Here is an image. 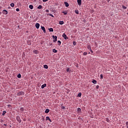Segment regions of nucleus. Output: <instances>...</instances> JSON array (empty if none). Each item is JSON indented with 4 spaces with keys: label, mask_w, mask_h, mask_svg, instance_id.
I'll use <instances>...</instances> for the list:
<instances>
[{
    "label": "nucleus",
    "mask_w": 128,
    "mask_h": 128,
    "mask_svg": "<svg viewBox=\"0 0 128 128\" xmlns=\"http://www.w3.org/2000/svg\"><path fill=\"white\" fill-rule=\"evenodd\" d=\"M24 92L22 91H19L17 92L18 96H24Z\"/></svg>",
    "instance_id": "1"
},
{
    "label": "nucleus",
    "mask_w": 128,
    "mask_h": 128,
    "mask_svg": "<svg viewBox=\"0 0 128 128\" xmlns=\"http://www.w3.org/2000/svg\"><path fill=\"white\" fill-rule=\"evenodd\" d=\"M52 38L54 40H53L54 42H56L58 40V36H52Z\"/></svg>",
    "instance_id": "2"
},
{
    "label": "nucleus",
    "mask_w": 128,
    "mask_h": 128,
    "mask_svg": "<svg viewBox=\"0 0 128 128\" xmlns=\"http://www.w3.org/2000/svg\"><path fill=\"white\" fill-rule=\"evenodd\" d=\"M16 120L18 121L20 123L22 122V120H20V117L19 116H17L16 117Z\"/></svg>",
    "instance_id": "3"
},
{
    "label": "nucleus",
    "mask_w": 128,
    "mask_h": 128,
    "mask_svg": "<svg viewBox=\"0 0 128 128\" xmlns=\"http://www.w3.org/2000/svg\"><path fill=\"white\" fill-rule=\"evenodd\" d=\"M62 38H64V40H68V38L66 36V34H63L62 35Z\"/></svg>",
    "instance_id": "4"
},
{
    "label": "nucleus",
    "mask_w": 128,
    "mask_h": 128,
    "mask_svg": "<svg viewBox=\"0 0 128 128\" xmlns=\"http://www.w3.org/2000/svg\"><path fill=\"white\" fill-rule=\"evenodd\" d=\"M78 6H82V0H77Z\"/></svg>",
    "instance_id": "5"
},
{
    "label": "nucleus",
    "mask_w": 128,
    "mask_h": 128,
    "mask_svg": "<svg viewBox=\"0 0 128 128\" xmlns=\"http://www.w3.org/2000/svg\"><path fill=\"white\" fill-rule=\"evenodd\" d=\"M41 28L42 30L44 31V32L46 34V28H44V26H41Z\"/></svg>",
    "instance_id": "6"
},
{
    "label": "nucleus",
    "mask_w": 128,
    "mask_h": 128,
    "mask_svg": "<svg viewBox=\"0 0 128 128\" xmlns=\"http://www.w3.org/2000/svg\"><path fill=\"white\" fill-rule=\"evenodd\" d=\"M35 26L36 28H40V24L38 23H36V24H35Z\"/></svg>",
    "instance_id": "7"
},
{
    "label": "nucleus",
    "mask_w": 128,
    "mask_h": 128,
    "mask_svg": "<svg viewBox=\"0 0 128 128\" xmlns=\"http://www.w3.org/2000/svg\"><path fill=\"white\" fill-rule=\"evenodd\" d=\"M46 120H49V122H52V120H50V118L49 116H46Z\"/></svg>",
    "instance_id": "8"
},
{
    "label": "nucleus",
    "mask_w": 128,
    "mask_h": 128,
    "mask_svg": "<svg viewBox=\"0 0 128 128\" xmlns=\"http://www.w3.org/2000/svg\"><path fill=\"white\" fill-rule=\"evenodd\" d=\"M2 14H8V11L6 10H3Z\"/></svg>",
    "instance_id": "9"
},
{
    "label": "nucleus",
    "mask_w": 128,
    "mask_h": 128,
    "mask_svg": "<svg viewBox=\"0 0 128 128\" xmlns=\"http://www.w3.org/2000/svg\"><path fill=\"white\" fill-rule=\"evenodd\" d=\"M46 86V84H44L41 86V88H44Z\"/></svg>",
    "instance_id": "10"
},
{
    "label": "nucleus",
    "mask_w": 128,
    "mask_h": 128,
    "mask_svg": "<svg viewBox=\"0 0 128 128\" xmlns=\"http://www.w3.org/2000/svg\"><path fill=\"white\" fill-rule=\"evenodd\" d=\"M64 4L66 8H68V6H70V4H68V2H64Z\"/></svg>",
    "instance_id": "11"
},
{
    "label": "nucleus",
    "mask_w": 128,
    "mask_h": 128,
    "mask_svg": "<svg viewBox=\"0 0 128 128\" xmlns=\"http://www.w3.org/2000/svg\"><path fill=\"white\" fill-rule=\"evenodd\" d=\"M87 48H88V50H92V47L90 46V45H88Z\"/></svg>",
    "instance_id": "12"
},
{
    "label": "nucleus",
    "mask_w": 128,
    "mask_h": 128,
    "mask_svg": "<svg viewBox=\"0 0 128 128\" xmlns=\"http://www.w3.org/2000/svg\"><path fill=\"white\" fill-rule=\"evenodd\" d=\"M44 68H46V70H48V65H46V64H44Z\"/></svg>",
    "instance_id": "13"
},
{
    "label": "nucleus",
    "mask_w": 128,
    "mask_h": 128,
    "mask_svg": "<svg viewBox=\"0 0 128 128\" xmlns=\"http://www.w3.org/2000/svg\"><path fill=\"white\" fill-rule=\"evenodd\" d=\"M48 112H50V109H46L45 110V113L48 114Z\"/></svg>",
    "instance_id": "14"
},
{
    "label": "nucleus",
    "mask_w": 128,
    "mask_h": 128,
    "mask_svg": "<svg viewBox=\"0 0 128 128\" xmlns=\"http://www.w3.org/2000/svg\"><path fill=\"white\" fill-rule=\"evenodd\" d=\"M34 52L36 54H38V50H34Z\"/></svg>",
    "instance_id": "15"
},
{
    "label": "nucleus",
    "mask_w": 128,
    "mask_h": 128,
    "mask_svg": "<svg viewBox=\"0 0 128 128\" xmlns=\"http://www.w3.org/2000/svg\"><path fill=\"white\" fill-rule=\"evenodd\" d=\"M92 82L93 84H96V80H94L92 81Z\"/></svg>",
    "instance_id": "16"
},
{
    "label": "nucleus",
    "mask_w": 128,
    "mask_h": 128,
    "mask_svg": "<svg viewBox=\"0 0 128 128\" xmlns=\"http://www.w3.org/2000/svg\"><path fill=\"white\" fill-rule=\"evenodd\" d=\"M29 8L30 9V10H32V8H34V6L32 5H30L29 6Z\"/></svg>",
    "instance_id": "17"
},
{
    "label": "nucleus",
    "mask_w": 128,
    "mask_h": 128,
    "mask_svg": "<svg viewBox=\"0 0 128 128\" xmlns=\"http://www.w3.org/2000/svg\"><path fill=\"white\" fill-rule=\"evenodd\" d=\"M64 24V21L59 22V24Z\"/></svg>",
    "instance_id": "18"
},
{
    "label": "nucleus",
    "mask_w": 128,
    "mask_h": 128,
    "mask_svg": "<svg viewBox=\"0 0 128 128\" xmlns=\"http://www.w3.org/2000/svg\"><path fill=\"white\" fill-rule=\"evenodd\" d=\"M58 46H60V44H62V42H60V40H58Z\"/></svg>",
    "instance_id": "19"
},
{
    "label": "nucleus",
    "mask_w": 128,
    "mask_h": 128,
    "mask_svg": "<svg viewBox=\"0 0 128 128\" xmlns=\"http://www.w3.org/2000/svg\"><path fill=\"white\" fill-rule=\"evenodd\" d=\"M24 108H20V112H24Z\"/></svg>",
    "instance_id": "20"
},
{
    "label": "nucleus",
    "mask_w": 128,
    "mask_h": 128,
    "mask_svg": "<svg viewBox=\"0 0 128 128\" xmlns=\"http://www.w3.org/2000/svg\"><path fill=\"white\" fill-rule=\"evenodd\" d=\"M52 52H54V53L58 52V50L56 49H53Z\"/></svg>",
    "instance_id": "21"
},
{
    "label": "nucleus",
    "mask_w": 128,
    "mask_h": 128,
    "mask_svg": "<svg viewBox=\"0 0 128 128\" xmlns=\"http://www.w3.org/2000/svg\"><path fill=\"white\" fill-rule=\"evenodd\" d=\"M10 6H12V8H14V3H12L10 4Z\"/></svg>",
    "instance_id": "22"
},
{
    "label": "nucleus",
    "mask_w": 128,
    "mask_h": 128,
    "mask_svg": "<svg viewBox=\"0 0 128 128\" xmlns=\"http://www.w3.org/2000/svg\"><path fill=\"white\" fill-rule=\"evenodd\" d=\"M48 30L49 32H54V29L52 28H50Z\"/></svg>",
    "instance_id": "23"
},
{
    "label": "nucleus",
    "mask_w": 128,
    "mask_h": 128,
    "mask_svg": "<svg viewBox=\"0 0 128 128\" xmlns=\"http://www.w3.org/2000/svg\"><path fill=\"white\" fill-rule=\"evenodd\" d=\"M6 114V111H3L2 112V116H4V114Z\"/></svg>",
    "instance_id": "24"
},
{
    "label": "nucleus",
    "mask_w": 128,
    "mask_h": 128,
    "mask_svg": "<svg viewBox=\"0 0 128 128\" xmlns=\"http://www.w3.org/2000/svg\"><path fill=\"white\" fill-rule=\"evenodd\" d=\"M42 8V5H40L38 7V8L39 10H40V8Z\"/></svg>",
    "instance_id": "25"
},
{
    "label": "nucleus",
    "mask_w": 128,
    "mask_h": 128,
    "mask_svg": "<svg viewBox=\"0 0 128 128\" xmlns=\"http://www.w3.org/2000/svg\"><path fill=\"white\" fill-rule=\"evenodd\" d=\"M62 14H64V16H66V14H68V13L66 12H63Z\"/></svg>",
    "instance_id": "26"
},
{
    "label": "nucleus",
    "mask_w": 128,
    "mask_h": 128,
    "mask_svg": "<svg viewBox=\"0 0 128 128\" xmlns=\"http://www.w3.org/2000/svg\"><path fill=\"white\" fill-rule=\"evenodd\" d=\"M18 78H22V75H20V74H18Z\"/></svg>",
    "instance_id": "27"
},
{
    "label": "nucleus",
    "mask_w": 128,
    "mask_h": 128,
    "mask_svg": "<svg viewBox=\"0 0 128 128\" xmlns=\"http://www.w3.org/2000/svg\"><path fill=\"white\" fill-rule=\"evenodd\" d=\"M100 78L101 80H102V78H104V76L102 75V74H101L100 75Z\"/></svg>",
    "instance_id": "28"
},
{
    "label": "nucleus",
    "mask_w": 128,
    "mask_h": 128,
    "mask_svg": "<svg viewBox=\"0 0 128 128\" xmlns=\"http://www.w3.org/2000/svg\"><path fill=\"white\" fill-rule=\"evenodd\" d=\"M78 112H82V109H80V108H78Z\"/></svg>",
    "instance_id": "29"
},
{
    "label": "nucleus",
    "mask_w": 128,
    "mask_h": 128,
    "mask_svg": "<svg viewBox=\"0 0 128 128\" xmlns=\"http://www.w3.org/2000/svg\"><path fill=\"white\" fill-rule=\"evenodd\" d=\"M122 8H124V10H126V6H122Z\"/></svg>",
    "instance_id": "30"
},
{
    "label": "nucleus",
    "mask_w": 128,
    "mask_h": 128,
    "mask_svg": "<svg viewBox=\"0 0 128 128\" xmlns=\"http://www.w3.org/2000/svg\"><path fill=\"white\" fill-rule=\"evenodd\" d=\"M75 12L76 14H78V10H75Z\"/></svg>",
    "instance_id": "31"
},
{
    "label": "nucleus",
    "mask_w": 128,
    "mask_h": 128,
    "mask_svg": "<svg viewBox=\"0 0 128 128\" xmlns=\"http://www.w3.org/2000/svg\"><path fill=\"white\" fill-rule=\"evenodd\" d=\"M48 16H52V18H54V15H52V14H49Z\"/></svg>",
    "instance_id": "32"
},
{
    "label": "nucleus",
    "mask_w": 128,
    "mask_h": 128,
    "mask_svg": "<svg viewBox=\"0 0 128 128\" xmlns=\"http://www.w3.org/2000/svg\"><path fill=\"white\" fill-rule=\"evenodd\" d=\"M106 121L107 122H110V119H108V118H106Z\"/></svg>",
    "instance_id": "33"
},
{
    "label": "nucleus",
    "mask_w": 128,
    "mask_h": 128,
    "mask_svg": "<svg viewBox=\"0 0 128 128\" xmlns=\"http://www.w3.org/2000/svg\"><path fill=\"white\" fill-rule=\"evenodd\" d=\"M84 56H86V54H88V52H84L83 54Z\"/></svg>",
    "instance_id": "34"
},
{
    "label": "nucleus",
    "mask_w": 128,
    "mask_h": 128,
    "mask_svg": "<svg viewBox=\"0 0 128 128\" xmlns=\"http://www.w3.org/2000/svg\"><path fill=\"white\" fill-rule=\"evenodd\" d=\"M78 96H82V93L80 92L78 94Z\"/></svg>",
    "instance_id": "35"
},
{
    "label": "nucleus",
    "mask_w": 128,
    "mask_h": 128,
    "mask_svg": "<svg viewBox=\"0 0 128 128\" xmlns=\"http://www.w3.org/2000/svg\"><path fill=\"white\" fill-rule=\"evenodd\" d=\"M67 72H70V68H68L66 70Z\"/></svg>",
    "instance_id": "36"
},
{
    "label": "nucleus",
    "mask_w": 128,
    "mask_h": 128,
    "mask_svg": "<svg viewBox=\"0 0 128 128\" xmlns=\"http://www.w3.org/2000/svg\"><path fill=\"white\" fill-rule=\"evenodd\" d=\"M61 108H62V110H64V108H65L64 106H62L61 107Z\"/></svg>",
    "instance_id": "37"
},
{
    "label": "nucleus",
    "mask_w": 128,
    "mask_h": 128,
    "mask_svg": "<svg viewBox=\"0 0 128 128\" xmlns=\"http://www.w3.org/2000/svg\"><path fill=\"white\" fill-rule=\"evenodd\" d=\"M16 12H20V9L18 8H17L16 9Z\"/></svg>",
    "instance_id": "38"
},
{
    "label": "nucleus",
    "mask_w": 128,
    "mask_h": 128,
    "mask_svg": "<svg viewBox=\"0 0 128 128\" xmlns=\"http://www.w3.org/2000/svg\"><path fill=\"white\" fill-rule=\"evenodd\" d=\"M126 126H127V128H128V122H126Z\"/></svg>",
    "instance_id": "39"
},
{
    "label": "nucleus",
    "mask_w": 128,
    "mask_h": 128,
    "mask_svg": "<svg viewBox=\"0 0 128 128\" xmlns=\"http://www.w3.org/2000/svg\"><path fill=\"white\" fill-rule=\"evenodd\" d=\"M48 0H42V2H48Z\"/></svg>",
    "instance_id": "40"
},
{
    "label": "nucleus",
    "mask_w": 128,
    "mask_h": 128,
    "mask_svg": "<svg viewBox=\"0 0 128 128\" xmlns=\"http://www.w3.org/2000/svg\"><path fill=\"white\" fill-rule=\"evenodd\" d=\"M76 42H73V44H74V46H76Z\"/></svg>",
    "instance_id": "41"
},
{
    "label": "nucleus",
    "mask_w": 128,
    "mask_h": 128,
    "mask_svg": "<svg viewBox=\"0 0 128 128\" xmlns=\"http://www.w3.org/2000/svg\"><path fill=\"white\" fill-rule=\"evenodd\" d=\"M90 52H92V54H94V51H92V49L90 50Z\"/></svg>",
    "instance_id": "42"
},
{
    "label": "nucleus",
    "mask_w": 128,
    "mask_h": 128,
    "mask_svg": "<svg viewBox=\"0 0 128 128\" xmlns=\"http://www.w3.org/2000/svg\"><path fill=\"white\" fill-rule=\"evenodd\" d=\"M49 12L48 10H46V12Z\"/></svg>",
    "instance_id": "43"
},
{
    "label": "nucleus",
    "mask_w": 128,
    "mask_h": 128,
    "mask_svg": "<svg viewBox=\"0 0 128 128\" xmlns=\"http://www.w3.org/2000/svg\"><path fill=\"white\" fill-rule=\"evenodd\" d=\"M96 88H100V86H97Z\"/></svg>",
    "instance_id": "44"
},
{
    "label": "nucleus",
    "mask_w": 128,
    "mask_h": 128,
    "mask_svg": "<svg viewBox=\"0 0 128 128\" xmlns=\"http://www.w3.org/2000/svg\"><path fill=\"white\" fill-rule=\"evenodd\" d=\"M50 46H52V43H50Z\"/></svg>",
    "instance_id": "45"
},
{
    "label": "nucleus",
    "mask_w": 128,
    "mask_h": 128,
    "mask_svg": "<svg viewBox=\"0 0 128 128\" xmlns=\"http://www.w3.org/2000/svg\"><path fill=\"white\" fill-rule=\"evenodd\" d=\"M108 0V2H110V0Z\"/></svg>",
    "instance_id": "46"
},
{
    "label": "nucleus",
    "mask_w": 128,
    "mask_h": 128,
    "mask_svg": "<svg viewBox=\"0 0 128 128\" xmlns=\"http://www.w3.org/2000/svg\"><path fill=\"white\" fill-rule=\"evenodd\" d=\"M90 54V52H88V54Z\"/></svg>",
    "instance_id": "47"
},
{
    "label": "nucleus",
    "mask_w": 128,
    "mask_h": 128,
    "mask_svg": "<svg viewBox=\"0 0 128 128\" xmlns=\"http://www.w3.org/2000/svg\"><path fill=\"white\" fill-rule=\"evenodd\" d=\"M0 14H1V13H0Z\"/></svg>",
    "instance_id": "48"
}]
</instances>
